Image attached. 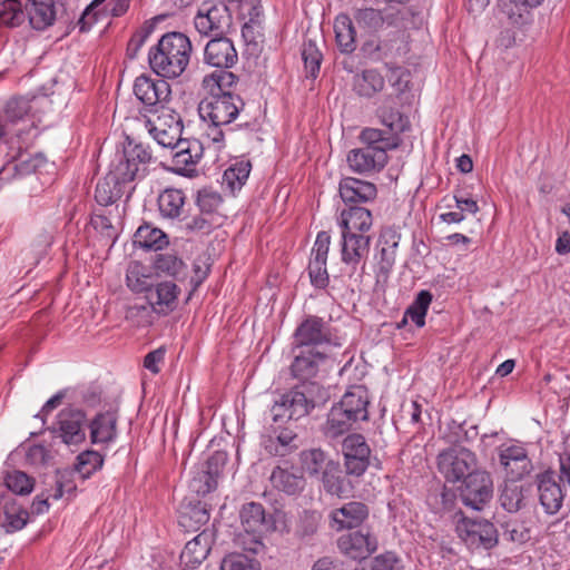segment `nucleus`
<instances>
[{
  "mask_svg": "<svg viewBox=\"0 0 570 570\" xmlns=\"http://www.w3.org/2000/svg\"><path fill=\"white\" fill-rule=\"evenodd\" d=\"M368 399L366 391L356 386L347 391L340 402L334 403L320 426L325 441L334 443L340 441L358 421L368 419Z\"/></svg>",
  "mask_w": 570,
  "mask_h": 570,
  "instance_id": "2",
  "label": "nucleus"
},
{
  "mask_svg": "<svg viewBox=\"0 0 570 570\" xmlns=\"http://www.w3.org/2000/svg\"><path fill=\"white\" fill-rule=\"evenodd\" d=\"M207 504L202 501L183 502L178 511V524L186 532L198 531L209 521Z\"/></svg>",
  "mask_w": 570,
  "mask_h": 570,
  "instance_id": "31",
  "label": "nucleus"
},
{
  "mask_svg": "<svg viewBox=\"0 0 570 570\" xmlns=\"http://www.w3.org/2000/svg\"><path fill=\"white\" fill-rule=\"evenodd\" d=\"M136 98L148 108L149 111L159 109L170 97L169 83L163 79H154L150 76L140 75L134 82Z\"/></svg>",
  "mask_w": 570,
  "mask_h": 570,
  "instance_id": "17",
  "label": "nucleus"
},
{
  "mask_svg": "<svg viewBox=\"0 0 570 570\" xmlns=\"http://www.w3.org/2000/svg\"><path fill=\"white\" fill-rule=\"evenodd\" d=\"M409 80L399 76L393 82V87L397 91L396 95H387L376 110L383 126L392 132L400 136V134L410 129L411 124L409 117L399 110V105L402 104V96L407 88Z\"/></svg>",
  "mask_w": 570,
  "mask_h": 570,
  "instance_id": "12",
  "label": "nucleus"
},
{
  "mask_svg": "<svg viewBox=\"0 0 570 570\" xmlns=\"http://www.w3.org/2000/svg\"><path fill=\"white\" fill-rule=\"evenodd\" d=\"M336 43L341 52L351 53L356 48V31L348 14H338L334 21Z\"/></svg>",
  "mask_w": 570,
  "mask_h": 570,
  "instance_id": "42",
  "label": "nucleus"
},
{
  "mask_svg": "<svg viewBox=\"0 0 570 570\" xmlns=\"http://www.w3.org/2000/svg\"><path fill=\"white\" fill-rule=\"evenodd\" d=\"M87 415L76 407L62 409L52 428L51 433L67 445H78L86 440Z\"/></svg>",
  "mask_w": 570,
  "mask_h": 570,
  "instance_id": "15",
  "label": "nucleus"
},
{
  "mask_svg": "<svg viewBox=\"0 0 570 570\" xmlns=\"http://www.w3.org/2000/svg\"><path fill=\"white\" fill-rule=\"evenodd\" d=\"M26 18L36 30H45L56 20V7L53 0H26Z\"/></svg>",
  "mask_w": 570,
  "mask_h": 570,
  "instance_id": "34",
  "label": "nucleus"
},
{
  "mask_svg": "<svg viewBox=\"0 0 570 570\" xmlns=\"http://www.w3.org/2000/svg\"><path fill=\"white\" fill-rule=\"evenodd\" d=\"M105 4V11L114 17L124 14L129 8V0H94L83 11L79 19L80 30L85 31L96 19L98 8Z\"/></svg>",
  "mask_w": 570,
  "mask_h": 570,
  "instance_id": "40",
  "label": "nucleus"
},
{
  "mask_svg": "<svg viewBox=\"0 0 570 570\" xmlns=\"http://www.w3.org/2000/svg\"><path fill=\"white\" fill-rule=\"evenodd\" d=\"M173 149H177L171 159L174 171L183 176H190L203 156L202 142L196 139H184Z\"/></svg>",
  "mask_w": 570,
  "mask_h": 570,
  "instance_id": "26",
  "label": "nucleus"
},
{
  "mask_svg": "<svg viewBox=\"0 0 570 570\" xmlns=\"http://www.w3.org/2000/svg\"><path fill=\"white\" fill-rule=\"evenodd\" d=\"M191 51V42L186 35L177 31L167 32L149 50L150 68L161 78L176 79L188 67Z\"/></svg>",
  "mask_w": 570,
  "mask_h": 570,
  "instance_id": "3",
  "label": "nucleus"
},
{
  "mask_svg": "<svg viewBox=\"0 0 570 570\" xmlns=\"http://www.w3.org/2000/svg\"><path fill=\"white\" fill-rule=\"evenodd\" d=\"M245 107L239 95L213 92L204 98L198 105L200 118L215 125H230L237 119Z\"/></svg>",
  "mask_w": 570,
  "mask_h": 570,
  "instance_id": "5",
  "label": "nucleus"
},
{
  "mask_svg": "<svg viewBox=\"0 0 570 570\" xmlns=\"http://www.w3.org/2000/svg\"><path fill=\"white\" fill-rule=\"evenodd\" d=\"M208 127L205 131L208 146L213 147L216 151H220L225 147V131L223 127L227 125H215L207 122Z\"/></svg>",
  "mask_w": 570,
  "mask_h": 570,
  "instance_id": "64",
  "label": "nucleus"
},
{
  "mask_svg": "<svg viewBox=\"0 0 570 570\" xmlns=\"http://www.w3.org/2000/svg\"><path fill=\"white\" fill-rule=\"evenodd\" d=\"M354 92L364 98H372L384 89V77L375 69H365L353 77Z\"/></svg>",
  "mask_w": 570,
  "mask_h": 570,
  "instance_id": "37",
  "label": "nucleus"
},
{
  "mask_svg": "<svg viewBox=\"0 0 570 570\" xmlns=\"http://www.w3.org/2000/svg\"><path fill=\"white\" fill-rule=\"evenodd\" d=\"M387 154L382 148L362 146L348 151L346 160L350 168L360 175L381 171L387 164Z\"/></svg>",
  "mask_w": 570,
  "mask_h": 570,
  "instance_id": "20",
  "label": "nucleus"
},
{
  "mask_svg": "<svg viewBox=\"0 0 570 570\" xmlns=\"http://www.w3.org/2000/svg\"><path fill=\"white\" fill-rule=\"evenodd\" d=\"M3 480L7 489L18 495L31 493L35 487V479L20 470L8 471Z\"/></svg>",
  "mask_w": 570,
  "mask_h": 570,
  "instance_id": "52",
  "label": "nucleus"
},
{
  "mask_svg": "<svg viewBox=\"0 0 570 570\" xmlns=\"http://www.w3.org/2000/svg\"><path fill=\"white\" fill-rule=\"evenodd\" d=\"M331 345H337L336 336L330 323L320 316L305 317L293 334L295 348L325 351Z\"/></svg>",
  "mask_w": 570,
  "mask_h": 570,
  "instance_id": "6",
  "label": "nucleus"
},
{
  "mask_svg": "<svg viewBox=\"0 0 570 570\" xmlns=\"http://www.w3.org/2000/svg\"><path fill=\"white\" fill-rule=\"evenodd\" d=\"M406 11L400 8L377 9L373 7L355 8L353 19L357 27L367 33H377L386 27H400L405 20Z\"/></svg>",
  "mask_w": 570,
  "mask_h": 570,
  "instance_id": "14",
  "label": "nucleus"
},
{
  "mask_svg": "<svg viewBox=\"0 0 570 570\" xmlns=\"http://www.w3.org/2000/svg\"><path fill=\"white\" fill-rule=\"evenodd\" d=\"M432 294L429 291H420L415 296L414 301L405 309V316L417 326L423 327L425 325V316L430 304L432 303Z\"/></svg>",
  "mask_w": 570,
  "mask_h": 570,
  "instance_id": "50",
  "label": "nucleus"
},
{
  "mask_svg": "<svg viewBox=\"0 0 570 570\" xmlns=\"http://www.w3.org/2000/svg\"><path fill=\"white\" fill-rule=\"evenodd\" d=\"M360 140L363 146L382 148L385 153L397 148L402 144L401 137L396 134L377 128H364L360 134Z\"/></svg>",
  "mask_w": 570,
  "mask_h": 570,
  "instance_id": "41",
  "label": "nucleus"
},
{
  "mask_svg": "<svg viewBox=\"0 0 570 570\" xmlns=\"http://www.w3.org/2000/svg\"><path fill=\"white\" fill-rule=\"evenodd\" d=\"M539 500L544 511L549 514L557 513L563 501V493L560 484L556 480V473L548 470L538 474Z\"/></svg>",
  "mask_w": 570,
  "mask_h": 570,
  "instance_id": "28",
  "label": "nucleus"
},
{
  "mask_svg": "<svg viewBox=\"0 0 570 570\" xmlns=\"http://www.w3.org/2000/svg\"><path fill=\"white\" fill-rule=\"evenodd\" d=\"M456 533L471 550H490L499 542L497 528L485 519L462 517L456 523Z\"/></svg>",
  "mask_w": 570,
  "mask_h": 570,
  "instance_id": "8",
  "label": "nucleus"
},
{
  "mask_svg": "<svg viewBox=\"0 0 570 570\" xmlns=\"http://www.w3.org/2000/svg\"><path fill=\"white\" fill-rule=\"evenodd\" d=\"M155 112L158 114L157 117L155 119H147L146 127L158 145L173 148L183 141L184 126L180 115L165 106L155 109Z\"/></svg>",
  "mask_w": 570,
  "mask_h": 570,
  "instance_id": "9",
  "label": "nucleus"
},
{
  "mask_svg": "<svg viewBox=\"0 0 570 570\" xmlns=\"http://www.w3.org/2000/svg\"><path fill=\"white\" fill-rule=\"evenodd\" d=\"M299 462L302 470L309 476L318 478L330 466V463L335 461L328 459L327 453L322 449L312 448L299 453Z\"/></svg>",
  "mask_w": 570,
  "mask_h": 570,
  "instance_id": "44",
  "label": "nucleus"
},
{
  "mask_svg": "<svg viewBox=\"0 0 570 570\" xmlns=\"http://www.w3.org/2000/svg\"><path fill=\"white\" fill-rule=\"evenodd\" d=\"M342 234V261L345 264L356 266L363 257L368 254L371 237L365 234L345 233Z\"/></svg>",
  "mask_w": 570,
  "mask_h": 570,
  "instance_id": "32",
  "label": "nucleus"
},
{
  "mask_svg": "<svg viewBox=\"0 0 570 570\" xmlns=\"http://www.w3.org/2000/svg\"><path fill=\"white\" fill-rule=\"evenodd\" d=\"M183 222V228L187 233L199 235L209 234L218 225L215 216H209L202 212L197 215L185 217Z\"/></svg>",
  "mask_w": 570,
  "mask_h": 570,
  "instance_id": "55",
  "label": "nucleus"
},
{
  "mask_svg": "<svg viewBox=\"0 0 570 570\" xmlns=\"http://www.w3.org/2000/svg\"><path fill=\"white\" fill-rule=\"evenodd\" d=\"M318 529V517L315 512L304 511L299 517L295 533L301 539L312 538Z\"/></svg>",
  "mask_w": 570,
  "mask_h": 570,
  "instance_id": "60",
  "label": "nucleus"
},
{
  "mask_svg": "<svg viewBox=\"0 0 570 570\" xmlns=\"http://www.w3.org/2000/svg\"><path fill=\"white\" fill-rule=\"evenodd\" d=\"M227 462V453L214 452L206 461V470L197 473L190 487L198 495H205L217 488V480Z\"/></svg>",
  "mask_w": 570,
  "mask_h": 570,
  "instance_id": "24",
  "label": "nucleus"
},
{
  "mask_svg": "<svg viewBox=\"0 0 570 570\" xmlns=\"http://www.w3.org/2000/svg\"><path fill=\"white\" fill-rule=\"evenodd\" d=\"M72 473L69 471L57 472L56 490L51 494L53 500L62 498L65 493L71 494L76 490V484L71 479Z\"/></svg>",
  "mask_w": 570,
  "mask_h": 570,
  "instance_id": "62",
  "label": "nucleus"
},
{
  "mask_svg": "<svg viewBox=\"0 0 570 570\" xmlns=\"http://www.w3.org/2000/svg\"><path fill=\"white\" fill-rule=\"evenodd\" d=\"M129 181L125 176L118 175V169L110 164L107 175L97 183L95 199L101 206H108L117 202L125 193Z\"/></svg>",
  "mask_w": 570,
  "mask_h": 570,
  "instance_id": "27",
  "label": "nucleus"
},
{
  "mask_svg": "<svg viewBox=\"0 0 570 570\" xmlns=\"http://www.w3.org/2000/svg\"><path fill=\"white\" fill-rule=\"evenodd\" d=\"M269 481L275 490L289 497L298 495L305 488V479L302 473L281 465L273 469Z\"/></svg>",
  "mask_w": 570,
  "mask_h": 570,
  "instance_id": "33",
  "label": "nucleus"
},
{
  "mask_svg": "<svg viewBox=\"0 0 570 570\" xmlns=\"http://www.w3.org/2000/svg\"><path fill=\"white\" fill-rule=\"evenodd\" d=\"M372 570H403V566L393 552H385L373 559Z\"/></svg>",
  "mask_w": 570,
  "mask_h": 570,
  "instance_id": "63",
  "label": "nucleus"
},
{
  "mask_svg": "<svg viewBox=\"0 0 570 570\" xmlns=\"http://www.w3.org/2000/svg\"><path fill=\"white\" fill-rule=\"evenodd\" d=\"M232 13L224 2L205 1L194 18L195 29L202 36H223L232 26Z\"/></svg>",
  "mask_w": 570,
  "mask_h": 570,
  "instance_id": "10",
  "label": "nucleus"
},
{
  "mask_svg": "<svg viewBox=\"0 0 570 570\" xmlns=\"http://www.w3.org/2000/svg\"><path fill=\"white\" fill-rule=\"evenodd\" d=\"M342 454L344 459L345 474L348 476H362L370 465L371 448L365 438L360 433H352L342 440Z\"/></svg>",
  "mask_w": 570,
  "mask_h": 570,
  "instance_id": "16",
  "label": "nucleus"
},
{
  "mask_svg": "<svg viewBox=\"0 0 570 570\" xmlns=\"http://www.w3.org/2000/svg\"><path fill=\"white\" fill-rule=\"evenodd\" d=\"M151 160L149 147L141 142L128 140L122 151H117L111 164L118 169V175L125 176L127 181L145 176L147 165Z\"/></svg>",
  "mask_w": 570,
  "mask_h": 570,
  "instance_id": "11",
  "label": "nucleus"
},
{
  "mask_svg": "<svg viewBox=\"0 0 570 570\" xmlns=\"http://www.w3.org/2000/svg\"><path fill=\"white\" fill-rule=\"evenodd\" d=\"M214 541V530H203L193 540L186 543L179 557L180 566L184 569L197 568L207 558Z\"/></svg>",
  "mask_w": 570,
  "mask_h": 570,
  "instance_id": "25",
  "label": "nucleus"
},
{
  "mask_svg": "<svg viewBox=\"0 0 570 570\" xmlns=\"http://www.w3.org/2000/svg\"><path fill=\"white\" fill-rule=\"evenodd\" d=\"M135 242L146 249L159 250L168 244V237L161 229L146 224L137 229Z\"/></svg>",
  "mask_w": 570,
  "mask_h": 570,
  "instance_id": "47",
  "label": "nucleus"
},
{
  "mask_svg": "<svg viewBox=\"0 0 570 570\" xmlns=\"http://www.w3.org/2000/svg\"><path fill=\"white\" fill-rule=\"evenodd\" d=\"M294 360L291 364L293 377L302 381L279 395L271 407L274 423L284 420H298L307 416L316 407H323L330 400V392L314 379L321 365L327 360L326 351L302 350L293 347Z\"/></svg>",
  "mask_w": 570,
  "mask_h": 570,
  "instance_id": "1",
  "label": "nucleus"
},
{
  "mask_svg": "<svg viewBox=\"0 0 570 570\" xmlns=\"http://www.w3.org/2000/svg\"><path fill=\"white\" fill-rule=\"evenodd\" d=\"M302 59L304 61V68L306 76L312 79L317 78L323 60V55L313 39H305L302 46Z\"/></svg>",
  "mask_w": 570,
  "mask_h": 570,
  "instance_id": "49",
  "label": "nucleus"
},
{
  "mask_svg": "<svg viewBox=\"0 0 570 570\" xmlns=\"http://www.w3.org/2000/svg\"><path fill=\"white\" fill-rule=\"evenodd\" d=\"M178 294L179 288L175 283L161 282L150 287L146 298L154 312L167 315L176 308Z\"/></svg>",
  "mask_w": 570,
  "mask_h": 570,
  "instance_id": "30",
  "label": "nucleus"
},
{
  "mask_svg": "<svg viewBox=\"0 0 570 570\" xmlns=\"http://www.w3.org/2000/svg\"><path fill=\"white\" fill-rule=\"evenodd\" d=\"M252 165L248 160H240L227 168L223 175V185L232 193L240 190L248 179Z\"/></svg>",
  "mask_w": 570,
  "mask_h": 570,
  "instance_id": "48",
  "label": "nucleus"
},
{
  "mask_svg": "<svg viewBox=\"0 0 570 570\" xmlns=\"http://www.w3.org/2000/svg\"><path fill=\"white\" fill-rule=\"evenodd\" d=\"M186 203L185 193L177 188H166L157 199L158 209L164 218L179 219Z\"/></svg>",
  "mask_w": 570,
  "mask_h": 570,
  "instance_id": "38",
  "label": "nucleus"
},
{
  "mask_svg": "<svg viewBox=\"0 0 570 570\" xmlns=\"http://www.w3.org/2000/svg\"><path fill=\"white\" fill-rule=\"evenodd\" d=\"M102 464L104 456L99 452L87 450L77 456L76 470L80 473L82 479H87L101 469Z\"/></svg>",
  "mask_w": 570,
  "mask_h": 570,
  "instance_id": "56",
  "label": "nucleus"
},
{
  "mask_svg": "<svg viewBox=\"0 0 570 570\" xmlns=\"http://www.w3.org/2000/svg\"><path fill=\"white\" fill-rule=\"evenodd\" d=\"M237 79L238 78L233 72L223 69L206 76L203 80V85L209 88L210 92H213L214 89L215 92L233 94L230 88L236 85Z\"/></svg>",
  "mask_w": 570,
  "mask_h": 570,
  "instance_id": "54",
  "label": "nucleus"
},
{
  "mask_svg": "<svg viewBox=\"0 0 570 570\" xmlns=\"http://www.w3.org/2000/svg\"><path fill=\"white\" fill-rule=\"evenodd\" d=\"M341 232L365 234L373 225L371 210L362 206H348L341 212Z\"/></svg>",
  "mask_w": 570,
  "mask_h": 570,
  "instance_id": "35",
  "label": "nucleus"
},
{
  "mask_svg": "<svg viewBox=\"0 0 570 570\" xmlns=\"http://www.w3.org/2000/svg\"><path fill=\"white\" fill-rule=\"evenodd\" d=\"M239 519L243 529L248 537H240L239 544L245 551L258 553L263 549V535L275 531L276 522L272 514H268L263 504L258 502L244 503L239 511Z\"/></svg>",
  "mask_w": 570,
  "mask_h": 570,
  "instance_id": "4",
  "label": "nucleus"
},
{
  "mask_svg": "<svg viewBox=\"0 0 570 570\" xmlns=\"http://www.w3.org/2000/svg\"><path fill=\"white\" fill-rule=\"evenodd\" d=\"M220 570H259V568L257 562H254L246 556L232 553L223 559Z\"/></svg>",
  "mask_w": 570,
  "mask_h": 570,
  "instance_id": "59",
  "label": "nucleus"
},
{
  "mask_svg": "<svg viewBox=\"0 0 570 570\" xmlns=\"http://www.w3.org/2000/svg\"><path fill=\"white\" fill-rule=\"evenodd\" d=\"M126 284L134 293H146L153 286L150 277L144 273V266L138 262H131L126 273Z\"/></svg>",
  "mask_w": 570,
  "mask_h": 570,
  "instance_id": "51",
  "label": "nucleus"
},
{
  "mask_svg": "<svg viewBox=\"0 0 570 570\" xmlns=\"http://www.w3.org/2000/svg\"><path fill=\"white\" fill-rule=\"evenodd\" d=\"M116 411L98 413L89 423L91 443H110L117 436Z\"/></svg>",
  "mask_w": 570,
  "mask_h": 570,
  "instance_id": "36",
  "label": "nucleus"
},
{
  "mask_svg": "<svg viewBox=\"0 0 570 570\" xmlns=\"http://www.w3.org/2000/svg\"><path fill=\"white\" fill-rule=\"evenodd\" d=\"M529 489L518 484L517 480L508 479L500 494L501 507L510 512L515 513L525 505V493Z\"/></svg>",
  "mask_w": 570,
  "mask_h": 570,
  "instance_id": "43",
  "label": "nucleus"
},
{
  "mask_svg": "<svg viewBox=\"0 0 570 570\" xmlns=\"http://www.w3.org/2000/svg\"><path fill=\"white\" fill-rule=\"evenodd\" d=\"M438 469L448 482L455 483L479 469L478 459L469 449L454 446L438 455Z\"/></svg>",
  "mask_w": 570,
  "mask_h": 570,
  "instance_id": "7",
  "label": "nucleus"
},
{
  "mask_svg": "<svg viewBox=\"0 0 570 570\" xmlns=\"http://www.w3.org/2000/svg\"><path fill=\"white\" fill-rule=\"evenodd\" d=\"M196 203L199 212L215 216V212L222 205L223 198L217 191L210 188H203L197 194Z\"/></svg>",
  "mask_w": 570,
  "mask_h": 570,
  "instance_id": "57",
  "label": "nucleus"
},
{
  "mask_svg": "<svg viewBox=\"0 0 570 570\" xmlns=\"http://www.w3.org/2000/svg\"><path fill=\"white\" fill-rule=\"evenodd\" d=\"M340 197L344 204H366L374 202L377 197L375 184L355 177H343L338 184Z\"/></svg>",
  "mask_w": 570,
  "mask_h": 570,
  "instance_id": "23",
  "label": "nucleus"
},
{
  "mask_svg": "<svg viewBox=\"0 0 570 570\" xmlns=\"http://www.w3.org/2000/svg\"><path fill=\"white\" fill-rule=\"evenodd\" d=\"M370 515V508L361 501H350L330 512V527L335 531L360 528Z\"/></svg>",
  "mask_w": 570,
  "mask_h": 570,
  "instance_id": "21",
  "label": "nucleus"
},
{
  "mask_svg": "<svg viewBox=\"0 0 570 570\" xmlns=\"http://www.w3.org/2000/svg\"><path fill=\"white\" fill-rule=\"evenodd\" d=\"M26 0H2L0 2V26L14 28L26 20Z\"/></svg>",
  "mask_w": 570,
  "mask_h": 570,
  "instance_id": "46",
  "label": "nucleus"
},
{
  "mask_svg": "<svg viewBox=\"0 0 570 570\" xmlns=\"http://www.w3.org/2000/svg\"><path fill=\"white\" fill-rule=\"evenodd\" d=\"M204 61L215 68L229 69L238 61V53L229 38L217 36L205 46Z\"/></svg>",
  "mask_w": 570,
  "mask_h": 570,
  "instance_id": "22",
  "label": "nucleus"
},
{
  "mask_svg": "<svg viewBox=\"0 0 570 570\" xmlns=\"http://www.w3.org/2000/svg\"><path fill=\"white\" fill-rule=\"evenodd\" d=\"M543 0H507L502 6L511 23L522 26L530 21L531 10Z\"/></svg>",
  "mask_w": 570,
  "mask_h": 570,
  "instance_id": "45",
  "label": "nucleus"
},
{
  "mask_svg": "<svg viewBox=\"0 0 570 570\" xmlns=\"http://www.w3.org/2000/svg\"><path fill=\"white\" fill-rule=\"evenodd\" d=\"M504 535L514 543H525L531 539L530 529L524 523L507 522L504 524Z\"/></svg>",
  "mask_w": 570,
  "mask_h": 570,
  "instance_id": "61",
  "label": "nucleus"
},
{
  "mask_svg": "<svg viewBox=\"0 0 570 570\" xmlns=\"http://www.w3.org/2000/svg\"><path fill=\"white\" fill-rule=\"evenodd\" d=\"M459 492L465 507L481 511L493 497V481L491 474L485 470L478 469L462 480Z\"/></svg>",
  "mask_w": 570,
  "mask_h": 570,
  "instance_id": "13",
  "label": "nucleus"
},
{
  "mask_svg": "<svg viewBox=\"0 0 570 570\" xmlns=\"http://www.w3.org/2000/svg\"><path fill=\"white\" fill-rule=\"evenodd\" d=\"M311 283L316 288H325L328 285L330 277L326 269V259L312 258L308 265Z\"/></svg>",
  "mask_w": 570,
  "mask_h": 570,
  "instance_id": "58",
  "label": "nucleus"
},
{
  "mask_svg": "<svg viewBox=\"0 0 570 570\" xmlns=\"http://www.w3.org/2000/svg\"><path fill=\"white\" fill-rule=\"evenodd\" d=\"M401 235L393 228L385 229L380 236V243L383 244L377 259V281H386L394 267L396 259V248Z\"/></svg>",
  "mask_w": 570,
  "mask_h": 570,
  "instance_id": "29",
  "label": "nucleus"
},
{
  "mask_svg": "<svg viewBox=\"0 0 570 570\" xmlns=\"http://www.w3.org/2000/svg\"><path fill=\"white\" fill-rule=\"evenodd\" d=\"M326 493L338 498L350 492V481L343 475L338 462H331L330 466L318 476Z\"/></svg>",
  "mask_w": 570,
  "mask_h": 570,
  "instance_id": "39",
  "label": "nucleus"
},
{
  "mask_svg": "<svg viewBox=\"0 0 570 570\" xmlns=\"http://www.w3.org/2000/svg\"><path fill=\"white\" fill-rule=\"evenodd\" d=\"M154 267L157 273H164L174 278L180 279L185 274L186 265L174 254H157L154 261Z\"/></svg>",
  "mask_w": 570,
  "mask_h": 570,
  "instance_id": "53",
  "label": "nucleus"
},
{
  "mask_svg": "<svg viewBox=\"0 0 570 570\" xmlns=\"http://www.w3.org/2000/svg\"><path fill=\"white\" fill-rule=\"evenodd\" d=\"M498 458L508 479L521 480L533 469L525 448L520 444L501 445L498 449Z\"/></svg>",
  "mask_w": 570,
  "mask_h": 570,
  "instance_id": "19",
  "label": "nucleus"
},
{
  "mask_svg": "<svg viewBox=\"0 0 570 570\" xmlns=\"http://www.w3.org/2000/svg\"><path fill=\"white\" fill-rule=\"evenodd\" d=\"M377 538L370 529H358L337 539L340 552L353 560L366 559L377 550Z\"/></svg>",
  "mask_w": 570,
  "mask_h": 570,
  "instance_id": "18",
  "label": "nucleus"
}]
</instances>
